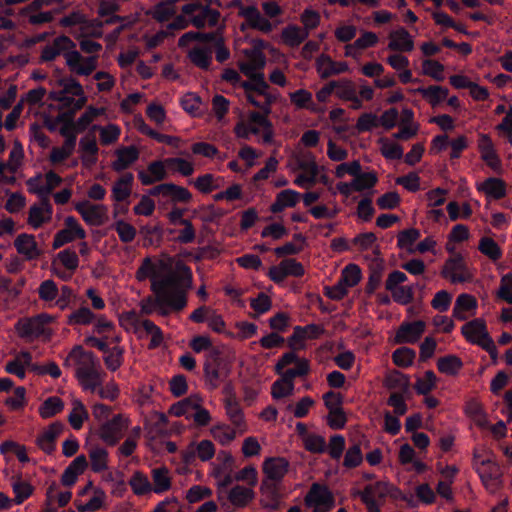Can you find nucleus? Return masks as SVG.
Instances as JSON below:
<instances>
[{
	"instance_id": "e433bc0d",
	"label": "nucleus",
	"mask_w": 512,
	"mask_h": 512,
	"mask_svg": "<svg viewBox=\"0 0 512 512\" xmlns=\"http://www.w3.org/2000/svg\"><path fill=\"white\" fill-rule=\"evenodd\" d=\"M212 47L196 45L188 52L189 60L198 68L208 71L212 62Z\"/></svg>"
},
{
	"instance_id": "4d7b16f0",
	"label": "nucleus",
	"mask_w": 512,
	"mask_h": 512,
	"mask_svg": "<svg viewBox=\"0 0 512 512\" xmlns=\"http://www.w3.org/2000/svg\"><path fill=\"white\" fill-rule=\"evenodd\" d=\"M236 430L226 424H217L210 429V433L221 445H227L236 438Z\"/></svg>"
},
{
	"instance_id": "864d4df0",
	"label": "nucleus",
	"mask_w": 512,
	"mask_h": 512,
	"mask_svg": "<svg viewBox=\"0 0 512 512\" xmlns=\"http://www.w3.org/2000/svg\"><path fill=\"white\" fill-rule=\"evenodd\" d=\"M133 493L143 496L152 492V484L148 477L140 471H135L129 480Z\"/></svg>"
},
{
	"instance_id": "c03bdc74",
	"label": "nucleus",
	"mask_w": 512,
	"mask_h": 512,
	"mask_svg": "<svg viewBox=\"0 0 512 512\" xmlns=\"http://www.w3.org/2000/svg\"><path fill=\"white\" fill-rule=\"evenodd\" d=\"M416 92L432 106H437L447 98L449 90L442 86L431 85L428 87H419L416 89Z\"/></svg>"
},
{
	"instance_id": "f704fd0d",
	"label": "nucleus",
	"mask_w": 512,
	"mask_h": 512,
	"mask_svg": "<svg viewBox=\"0 0 512 512\" xmlns=\"http://www.w3.org/2000/svg\"><path fill=\"white\" fill-rule=\"evenodd\" d=\"M226 414L236 429L242 434L246 431V423L239 402L235 395L225 398Z\"/></svg>"
},
{
	"instance_id": "bb28decb",
	"label": "nucleus",
	"mask_w": 512,
	"mask_h": 512,
	"mask_svg": "<svg viewBox=\"0 0 512 512\" xmlns=\"http://www.w3.org/2000/svg\"><path fill=\"white\" fill-rule=\"evenodd\" d=\"M298 169L303 172L300 173L294 180V183L300 187H312L316 183V177L318 175V166L314 159L309 160H298Z\"/></svg>"
},
{
	"instance_id": "49530a36",
	"label": "nucleus",
	"mask_w": 512,
	"mask_h": 512,
	"mask_svg": "<svg viewBox=\"0 0 512 512\" xmlns=\"http://www.w3.org/2000/svg\"><path fill=\"white\" fill-rule=\"evenodd\" d=\"M71 404L72 410L68 416V422L73 429L79 430L89 418V414L81 400L73 399Z\"/></svg>"
},
{
	"instance_id": "774afa93",
	"label": "nucleus",
	"mask_w": 512,
	"mask_h": 512,
	"mask_svg": "<svg viewBox=\"0 0 512 512\" xmlns=\"http://www.w3.org/2000/svg\"><path fill=\"white\" fill-rule=\"evenodd\" d=\"M496 297L508 304H512V273L501 277Z\"/></svg>"
},
{
	"instance_id": "58836bf2",
	"label": "nucleus",
	"mask_w": 512,
	"mask_h": 512,
	"mask_svg": "<svg viewBox=\"0 0 512 512\" xmlns=\"http://www.w3.org/2000/svg\"><path fill=\"white\" fill-rule=\"evenodd\" d=\"M465 414L480 428L488 425L487 415L483 409V405L477 399H470L464 407Z\"/></svg>"
},
{
	"instance_id": "5701e85b",
	"label": "nucleus",
	"mask_w": 512,
	"mask_h": 512,
	"mask_svg": "<svg viewBox=\"0 0 512 512\" xmlns=\"http://www.w3.org/2000/svg\"><path fill=\"white\" fill-rule=\"evenodd\" d=\"M65 141L60 147H53L50 152V161L53 164L61 163L69 158L76 146L77 135L75 130H60Z\"/></svg>"
},
{
	"instance_id": "f03ea898",
	"label": "nucleus",
	"mask_w": 512,
	"mask_h": 512,
	"mask_svg": "<svg viewBox=\"0 0 512 512\" xmlns=\"http://www.w3.org/2000/svg\"><path fill=\"white\" fill-rule=\"evenodd\" d=\"M170 279L153 281L151 291L154 297H146L141 300V313L150 315L157 311L161 316H168L172 312H180L187 306L186 288L169 287Z\"/></svg>"
},
{
	"instance_id": "9b49d317",
	"label": "nucleus",
	"mask_w": 512,
	"mask_h": 512,
	"mask_svg": "<svg viewBox=\"0 0 512 512\" xmlns=\"http://www.w3.org/2000/svg\"><path fill=\"white\" fill-rule=\"evenodd\" d=\"M61 90L53 92L52 96L54 99L59 100L66 106H74L76 109H80L85 102L84 92L82 85L76 79L72 77L63 78L59 81Z\"/></svg>"
},
{
	"instance_id": "a878e982",
	"label": "nucleus",
	"mask_w": 512,
	"mask_h": 512,
	"mask_svg": "<svg viewBox=\"0 0 512 512\" xmlns=\"http://www.w3.org/2000/svg\"><path fill=\"white\" fill-rule=\"evenodd\" d=\"M350 441L351 444L346 450L343 461V466L348 469L356 468L363 462L362 447H368V440L364 435Z\"/></svg>"
},
{
	"instance_id": "69168bd1",
	"label": "nucleus",
	"mask_w": 512,
	"mask_h": 512,
	"mask_svg": "<svg viewBox=\"0 0 512 512\" xmlns=\"http://www.w3.org/2000/svg\"><path fill=\"white\" fill-rule=\"evenodd\" d=\"M437 377L435 373L431 370H428L424 373L422 378H418L414 389L419 395H427L431 392L436 386Z\"/></svg>"
},
{
	"instance_id": "f8f14e48",
	"label": "nucleus",
	"mask_w": 512,
	"mask_h": 512,
	"mask_svg": "<svg viewBox=\"0 0 512 512\" xmlns=\"http://www.w3.org/2000/svg\"><path fill=\"white\" fill-rule=\"evenodd\" d=\"M231 6L239 9L238 15L245 18L252 29L265 34L273 31L272 23L260 13L255 5L244 6L242 0H232Z\"/></svg>"
},
{
	"instance_id": "680f3d73",
	"label": "nucleus",
	"mask_w": 512,
	"mask_h": 512,
	"mask_svg": "<svg viewBox=\"0 0 512 512\" xmlns=\"http://www.w3.org/2000/svg\"><path fill=\"white\" fill-rule=\"evenodd\" d=\"M141 328H143L147 335L151 336V340L148 345L149 349H155L163 343V333L154 322L149 319H145L141 322Z\"/></svg>"
},
{
	"instance_id": "423d86ee",
	"label": "nucleus",
	"mask_w": 512,
	"mask_h": 512,
	"mask_svg": "<svg viewBox=\"0 0 512 512\" xmlns=\"http://www.w3.org/2000/svg\"><path fill=\"white\" fill-rule=\"evenodd\" d=\"M352 495L360 497L367 512H380L385 498L398 499L401 496V491L389 482L377 481L374 484L366 485L362 491L354 492Z\"/></svg>"
},
{
	"instance_id": "cd10ccee",
	"label": "nucleus",
	"mask_w": 512,
	"mask_h": 512,
	"mask_svg": "<svg viewBox=\"0 0 512 512\" xmlns=\"http://www.w3.org/2000/svg\"><path fill=\"white\" fill-rule=\"evenodd\" d=\"M64 425L61 422L50 424L36 439L37 446L45 453L50 454L55 449V441L63 432Z\"/></svg>"
},
{
	"instance_id": "a18cd8bd",
	"label": "nucleus",
	"mask_w": 512,
	"mask_h": 512,
	"mask_svg": "<svg viewBox=\"0 0 512 512\" xmlns=\"http://www.w3.org/2000/svg\"><path fill=\"white\" fill-rule=\"evenodd\" d=\"M299 196L300 194L294 190H283L277 194L276 200L271 205L270 210L273 213H279L286 207H294L299 200Z\"/></svg>"
},
{
	"instance_id": "393cba45",
	"label": "nucleus",
	"mask_w": 512,
	"mask_h": 512,
	"mask_svg": "<svg viewBox=\"0 0 512 512\" xmlns=\"http://www.w3.org/2000/svg\"><path fill=\"white\" fill-rule=\"evenodd\" d=\"M316 68L322 79L338 75L349 70L346 62H336L327 54H321L316 59Z\"/></svg>"
},
{
	"instance_id": "9d476101",
	"label": "nucleus",
	"mask_w": 512,
	"mask_h": 512,
	"mask_svg": "<svg viewBox=\"0 0 512 512\" xmlns=\"http://www.w3.org/2000/svg\"><path fill=\"white\" fill-rule=\"evenodd\" d=\"M129 423V419L123 414L114 415L100 425L97 435L108 446H115L124 436Z\"/></svg>"
},
{
	"instance_id": "37998d69",
	"label": "nucleus",
	"mask_w": 512,
	"mask_h": 512,
	"mask_svg": "<svg viewBox=\"0 0 512 512\" xmlns=\"http://www.w3.org/2000/svg\"><path fill=\"white\" fill-rule=\"evenodd\" d=\"M199 402H202V398L200 396L190 395L176 404H173L170 408V414L176 417L186 416V418L189 419Z\"/></svg>"
},
{
	"instance_id": "09e8293b",
	"label": "nucleus",
	"mask_w": 512,
	"mask_h": 512,
	"mask_svg": "<svg viewBox=\"0 0 512 512\" xmlns=\"http://www.w3.org/2000/svg\"><path fill=\"white\" fill-rule=\"evenodd\" d=\"M463 367L462 360L456 355H446L437 360V369L439 372L456 376Z\"/></svg>"
},
{
	"instance_id": "aec40b11",
	"label": "nucleus",
	"mask_w": 512,
	"mask_h": 512,
	"mask_svg": "<svg viewBox=\"0 0 512 512\" xmlns=\"http://www.w3.org/2000/svg\"><path fill=\"white\" fill-rule=\"evenodd\" d=\"M52 213L49 199H41L38 204L29 208L27 223L34 229L40 228L43 224L51 221Z\"/></svg>"
},
{
	"instance_id": "8fccbe9b",
	"label": "nucleus",
	"mask_w": 512,
	"mask_h": 512,
	"mask_svg": "<svg viewBox=\"0 0 512 512\" xmlns=\"http://www.w3.org/2000/svg\"><path fill=\"white\" fill-rule=\"evenodd\" d=\"M89 459L91 469L96 472L105 471L108 468V452L100 446H92L89 449Z\"/></svg>"
},
{
	"instance_id": "f3484780",
	"label": "nucleus",
	"mask_w": 512,
	"mask_h": 512,
	"mask_svg": "<svg viewBox=\"0 0 512 512\" xmlns=\"http://www.w3.org/2000/svg\"><path fill=\"white\" fill-rule=\"evenodd\" d=\"M261 506L271 511H276L281 506L282 493L281 484L269 480H262L260 486Z\"/></svg>"
},
{
	"instance_id": "20e7f679",
	"label": "nucleus",
	"mask_w": 512,
	"mask_h": 512,
	"mask_svg": "<svg viewBox=\"0 0 512 512\" xmlns=\"http://www.w3.org/2000/svg\"><path fill=\"white\" fill-rule=\"evenodd\" d=\"M64 365L73 367L75 377L80 386L87 391L95 392L103 384L105 371L93 352L77 345L67 355Z\"/></svg>"
},
{
	"instance_id": "6e6552de",
	"label": "nucleus",
	"mask_w": 512,
	"mask_h": 512,
	"mask_svg": "<svg viewBox=\"0 0 512 512\" xmlns=\"http://www.w3.org/2000/svg\"><path fill=\"white\" fill-rule=\"evenodd\" d=\"M38 297L44 302L56 300L55 305L60 310L67 309L75 298L73 290L69 286H62L59 290L57 284L51 280H44L38 287Z\"/></svg>"
},
{
	"instance_id": "3c124183",
	"label": "nucleus",
	"mask_w": 512,
	"mask_h": 512,
	"mask_svg": "<svg viewBox=\"0 0 512 512\" xmlns=\"http://www.w3.org/2000/svg\"><path fill=\"white\" fill-rule=\"evenodd\" d=\"M308 37L307 31H303L302 28L294 24H290L282 30V38L284 42L291 47L299 46Z\"/></svg>"
},
{
	"instance_id": "338daca9",
	"label": "nucleus",
	"mask_w": 512,
	"mask_h": 512,
	"mask_svg": "<svg viewBox=\"0 0 512 512\" xmlns=\"http://www.w3.org/2000/svg\"><path fill=\"white\" fill-rule=\"evenodd\" d=\"M94 318L95 315L89 308L81 307L68 316L67 323L69 325H88Z\"/></svg>"
},
{
	"instance_id": "b1692460",
	"label": "nucleus",
	"mask_w": 512,
	"mask_h": 512,
	"mask_svg": "<svg viewBox=\"0 0 512 512\" xmlns=\"http://www.w3.org/2000/svg\"><path fill=\"white\" fill-rule=\"evenodd\" d=\"M14 246L17 252L28 261L35 260L42 254L35 236L32 234H19L14 240Z\"/></svg>"
},
{
	"instance_id": "72a5a7b5",
	"label": "nucleus",
	"mask_w": 512,
	"mask_h": 512,
	"mask_svg": "<svg viewBox=\"0 0 512 512\" xmlns=\"http://www.w3.org/2000/svg\"><path fill=\"white\" fill-rule=\"evenodd\" d=\"M116 159L112 162L111 167L116 172H121L129 168L139 158V151L135 146L123 147L116 150Z\"/></svg>"
},
{
	"instance_id": "a211bd4d",
	"label": "nucleus",
	"mask_w": 512,
	"mask_h": 512,
	"mask_svg": "<svg viewBox=\"0 0 512 512\" xmlns=\"http://www.w3.org/2000/svg\"><path fill=\"white\" fill-rule=\"evenodd\" d=\"M289 467L290 463L284 457L267 458L262 465V470L265 475L263 480H269L281 484V481L288 473Z\"/></svg>"
},
{
	"instance_id": "1a4fd4ad",
	"label": "nucleus",
	"mask_w": 512,
	"mask_h": 512,
	"mask_svg": "<svg viewBox=\"0 0 512 512\" xmlns=\"http://www.w3.org/2000/svg\"><path fill=\"white\" fill-rule=\"evenodd\" d=\"M54 320V316L41 313L30 318L20 319L15 325V330L20 338L33 340L45 335L47 333L46 325ZM48 334H50V331H48Z\"/></svg>"
},
{
	"instance_id": "6e6d98bb",
	"label": "nucleus",
	"mask_w": 512,
	"mask_h": 512,
	"mask_svg": "<svg viewBox=\"0 0 512 512\" xmlns=\"http://www.w3.org/2000/svg\"><path fill=\"white\" fill-rule=\"evenodd\" d=\"M53 261H57L60 266L66 268L73 275L79 266L78 255L74 250L70 248L60 251L57 254L56 259H54Z\"/></svg>"
},
{
	"instance_id": "4be33fe9",
	"label": "nucleus",
	"mask_w": 512,
	"mask_h": 512,
	"mask_svg": "<svg viewBox=\"0 0 512 512\" xmlns=\"http://www.w3.org/2000/svg\"><path fill=\"white\" fill-rule=\"evenodd\" d=\"M461 332L468 342L479 346L486 342V338H491L487 331L485 321L480 318L471 320L464 324Z\"/></svg>"
},
{
	"instance_id": "bf43d9fd",
	"label": "nucleus",
	"mask_w": 512,
	"mask_h": 512,
	"mask_svg": "<svg viewBox=\"0 0 512 512\" xmlns=\"http://www.w3.org/2000/svg\"><path fill=\"white\" fill-rule=\"evenodd\" d=\"M294 382H290L280 376L271 386L273 399L280 400L294 394Z\"/></svg>"
},
{
	"instance_id": "ea45409f",
	"label": "nucleus",
	"mask_w": 512,
	"mask_h": 512,
	"mask_svg": "<svg viewBox=\"0 0 512 512\" xmlns=\"http://www.w3.org/2000/svg\"><path fill=\"white\" fill-rule=\"evenodd\" d=\"M478 189L484 192L486 196L495 200L506 196V183L500 178H487Z\"/></svg>"
},
{
	"instance_id": "a19ab883",
	"label": "nucleus",
	"mask_w": 512,
	"mask_h": 512,
	"mask_svg": "<svg viewBox=\"0 0 512 512\" xmlns=\"http://www.w3.org/2000/svg\"><path fill=\"white\" fill-rule=\"evenodd\" d=\"M384 386L390 390H398V393H407L410 388V379L402 372L393 370L385 376Z\"/></svg>"
},
{
	"instance_id": "e2e57ef3",
	"label": "nucleus",
	"mask_w": 512,
	"mask_h": 512,
	"mask_svg": "<svg viewBox=\"0 0 512 512\" xmlns=\"http://www.w3.org/2000/svg\"><path fill=\"white\" fill-rule=\"evenodd\" d=\"M124 349L120 346H114L105 353L103 361L108 370L114 372L123 364Z\"/></svg>"
},
{
	"instance_id": "c9c22d12",
	"label": "nucleus",
	"mask_w": 512,
	"mask_h": 512,
	"mask_svg": "<svg viewBox=\"0 0 512 512\" xmlns=\"http://www.w3.org/2000/svg\"><path fill=\"white\" fill-rule=\"evenodd\" d=\"M31 364H32V355L28 351H21L16 355V357L9 361L6 366L5 370L9 374H14L18 376L20 379H24L26 372L25 369L28 368L31 371Z\"/></svg>"
},
{
	"instance_id": "412c9836",
	"label": "nucleus",
	"mask_w": 512,
	"mask_h": 512,
	"mask_svg": "<svg viewBox=\"0 0 512 512\" xmlns=\"http://www.w3.org/2000/svg\"><path fill=\"white\" fill-rule=\"evenodd\" d=\"M426 324L422 320L402 323L395 335V342L398 344L415 343L424 333Z\"/></svg>"
},
{
	"instance_id": "dca6fc26",
	"label": "nucleus",
	"mask_w": 512,
	"mask_h": 512,
	"mask_svg": "<svg viewBox=\"0 0 512 512\" xmlns=\"http://www.w3.org/2000/svg\"><path fill=\"white\" fill-rule=\"evenodd\" d=\"M65 228L58 231L53 239V249H58L75 239H85L86 232L73 216H67L64 220Z\"/></svg>"
},
{
	"instance_id": "de8ad7c7",
	"label": "nucleus",
	"mask_w": 512,
	"mask_h": 512,
	"mask_svg": "<svg viewBox=\"0 0 512 512\" xmlns=\"http://www.w3.org/2000/svg\"><path fill=\"white\" fill-rule=\"evenodd\" d=\"M79 150L82 154L83 162H89L94 164L97 161V142L96 137L93 134H87L80 140Z\"/></svg>"
},
{
	"instance_id": "39448f33",
	"label": "nucleus",
	"mask_w": 512,
	"mask_h": 512,
	"mask_svg": "<svg viewBox=\"0 0 512 512\" xmlns=\"http://www.w3.org/2000/svg\"><path fill=\"white\" fill-rule=\"evenodd\" d=\"M473 465L488 492L495 494L503 488V471L491 453L475 450Z\"/></svg>"
},
{
	"instance_id": "c85d7f7f",
	"label": "nucleus",
	"mask_w": 512,
	"mask_h": 512,
	"mask_svg": "<svg viewBox=\"0 0 512 512\" xmlns=\"http://www.w3.org/2000/svg\"><path fill=\"white\" fill-rule=\"evenodd\" d=\"M477 305V300L473 295L460 294L454 304L453 317L464 321L475 314Z\"/></svg>"
},
{
	"instance_id": "0eeeda50",
	"label": "nucleus",
	"mask_w": 512,
	"mask_h": 512,
	"mask_svg": "<svg viewBox=\"0 0 512 512\" xmlns=\"http://www.w3.org/2000/svg\"><path fill=\"white\" fill-rule=\"evenodd\" d=\"M230 367L216 349L210 352L204 363V379L210 389L214 390L229 376Z\"/></svg>"
},
{
	"instance_id": "c756f323",
	"label": "nucleus",
	"mask_w": 512,
	"mask_h": 512,
	"mask_svg": "<svg viewBox=\"0 0 512 512\" xmlns=\"http://www.w3.org/2000/svg\"><path fill=\"white\" fill-rule=\"evenodd\" d=\"M478 148L481 159L494 171H500L501 160L494 149L491 139L487 135L482 134L480 136Z\"/></svg>"
},
{
	"instance_id": "f257e3e1",
	"label": "nucleus",
	"mask_w": 512,
	"mask_h": 512,
	"mask_svg": "<svg viewBox=\"0 0 512 512\" xmlns=\"http://www.w3.org/2000/svg\"><path fill=\"white\" fill-rule=\"evenodd\" d=\"M135 278L139 281L146 279L153 281L170 279L169 287L173 288H186L192 287V271L183 262L178 261L173 268V259L165 257L153 261L150 257H145L140 266L138 267Z\"/></svg>"
},
{
	"instance_id": "4468645a",
	"label": "nucleus",
	"mask_w": 512,
	"mask_h": 512,
	"mask_svg": "<svg viewBox=\"0 0 512 512\" xmlns=\"http://www.w3.org/2000/svg\"><path fill=\"white\" fill-rule=\"evenodd\" d=\"M74 208L88 225L101 226L108 220V209L103 204L84 200L75 203Z\"/></svg>"
},
{
	"instance_id": "79ce46f5",
	"label": "nucleus",
	"mask_w": 512,
	"mask_h": 512,
	"mask_svg": "<svg viewBox=\"0 0 512 512\" xmlns=\"http://www.w3.org/2000/svg\"><path fill=\"white\" fill-rule=\"evenodd\" d=\"M151 478L153 481L152 491L160 494L168 491L171 488V477L169 470L164 467H157L152 469Z\"/></svg>"
},
{
	"instance_id": "4c0bfd02",
	"label": "nucleus",
	"mask_w": 512,
	"mask_h": 512,
	"mask_svg": "<svg viewBox=\"0 0 512 512\" xmlns=\"http://www.w3.org/2000/svg\"><path fill=\"white\" fill-rule=\"evenodd\" d=\"M134 176L128 172L117 179L112 187V198L116 202H123L128 199L132 193Z\"/></svg>"
},
{
	"instance_id": "7c9ffc66",
	"label": "nucleus",
	"mask_w": 512,
	"mask_h": 512,
	"mask_svg": "<svg viewBox=\"0 0 512 512\" xmlns=\"http://www.w3.org/2000/svg\"><path fill=\"white\" fill-rule=\"evenodd\" d=\"M389 38L388 49L392 51L410 52L414 49V41L404 27L390 32Z\"/></svg>"
},
{
	"instance_id": "0e129e2a",
	"label": "nucleus",
	"mask_w": 512,
	"mask_h": 512,
	"mask_svg": "<svg viewBox=\"0 0 512 512\" xmlns=\"http://www.w3.org/2000/svg\"><path fill=\"white\" fill-rule=\"evenodd\" d=\"M352 181L354 185V191L362 192L364 190L373 188L376 185L378 178L375 172L362 173L360 171L359 174H356Z\"/></svg>"
},
{
	"instance_id": "6ab92c4d",
	"label": "nucleus",
	"mask_w": 512,
	"mask_h": 512,
	"mask_svg": "<svg viewBox=\"0 0 512 512\" xmlns=\"http://www.w3.org/2000/svg\"><path fill=\"white\" fill-rule=\"evenodd\" d=\"M324 333V328L317 324H309L304 327L296 326L293 334L288 339L289 346L295 351L305 347L306 339H317Z\"/></svg>"
},
{
	"instance_id": "2f4dec72",
	"label": "nucleus",
	"mask_w": 512,
	"mask_h": 512,
	"mask_svg": "<svg viewBox=\"0 0 512 512\" xmlns=\"http://www.w3.org/2000/svg\"><path fill=\"white\" fill-rule=\"evenodd\" d=\"M255 498L254 489L243 485L233 486L227 493L228 501L235 508L247 507Z\"/></svg>"
},
{
	"instance_id": "603ef678",
	"label": "nucleus",
	"mask_w": 512,
	"mask_h": 512,
	"mask_svg": "<svg viewBox=\"0 0 512 512\" xmlns=\"http://www.w3.org/2000/svg\"><path fill=\"white\" fill-rule=\"evenodd\" d=\"M64 409V402L58 396L48 397L38 409L39 415L43 419H48L60 413Z\"/></svg>"
},
{
	"instance_id": "052dcab7",
	"label": "nucleus",
	"mask_w": 512,
	"mask_h": 512,
	"mask_svg": "<svg viewBox=\"0 0 512 512\" xmlns=\"http://www.w3.org/2000/svg\"><path fill=\"white\" fill-rule=\"evenodd\" d=\"M251 80L253 81L254 92L264 97V106H271L276 100V96L268 92L269 85L265 80L264 74L260 72Z\"/></svg>"
},
{
	"instance_id": "473e14b6",
	"label": "nucleus",
	"mask_w": 512,
	"mask_h": 512,
	"mask_svg": "<svg viewBox=\"0 0 512 512\" xmlns=\"http://www.w3.org/2000/svg\"><path fill=\"white\" fill-rule=\"evenodd\" d=\"M166 163L164 161H153L151 162L146 171H140L138 178L143 185H152L155 182L164 180L167 176Z\"/></svg>"
},
{
	"instance_id": "ddd939ff",
	"label": "nucleus",
	"mask_w": 512,
	"mask_h": 512,
	"mask_svg": "<svg viewBox=\"0 0 512 512\" xmlns=\"http://www.w3.org/2000/svg\"><path fill=\"white\" fill-rule=\"evenodd\" d=\"M304 502L306 506L313 507L314 512H328L334 505V497L326 486L314 483L306 494Z\"/></svg>"
},
{
	"instance_id": "5fc2aeb1",
	"label": "nucleus",
	"mask_w": 512,
	"mask_h": 512,
	"mask_svg": "<svg viewBox=\"0 0 512 512\" xmlns=\"http://www.w3.org/2000/svg\"><path fill=\"white\" fill-rule=\"evenodd\" d=\"M12 489L15 495L13 499L15 504L23 503L34 492V487L29 482L22 480L21 477L13 478Z\"/></svg>"
},
{
	"instance_id": "13d9d810",
	"label": "nucleus",
	"mask_w": 512,
	"mask_h": 512,
	"mask_svg": "<svg viewBox=\"0 0 512 512\" xmlns=\"http://www.w3.org/2000/svg\"><path fill=\"white\" fill-rule=\"evenodd\" d=\"M309 372L310 362L307 359H303L298 362V366H294L293 368L286 367L285 369L276 373L279 374L282 378L290 382H294L296 377H305L309 374Z\"/></svg>"
},
{
	"instance_id": "2eb2a0df",
	"label": "nucleus",
	"mask_w": 512,
	"mask_h": 512,
	"mask_svg": "<svg viewBox=\"0 0 512 512\" xmlns=\"http://www.w3.org/2000/svg\"><path fill=\"white\" fill-rule=\"evenodd\" d=\"M441 275L452 283L469 282L473 278L460 254L446 260L441 270Z\"/></svg>"
},
{
	"instance_id": "7ed1b4c3",
	"label": "nucleus",
	"mask_w": 512,
	"mask_h": 512,
	"mask_svg": "<svg viewBox=\"0 0 512 512\" xmlns=\"http://www.w3.org/2000/svg\"><path fill=\"white\" fill-rule=\"evenodd\" d=\"M76 44L68 36L61 35L46 45L41 53L43 62H50L63 53L69 70L79 76H89L97 68V56L83 57L76 49Z\"/></svg>"
}]
</instances>
